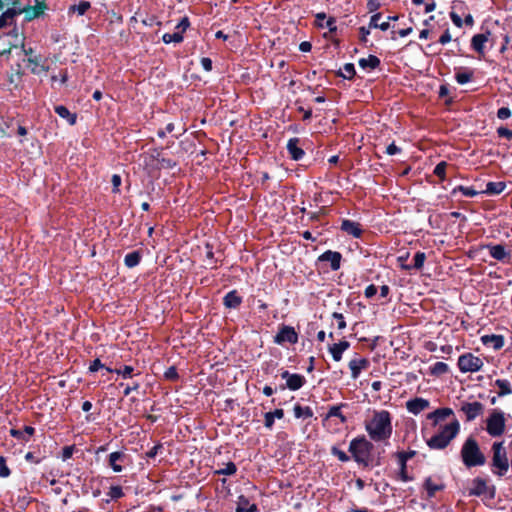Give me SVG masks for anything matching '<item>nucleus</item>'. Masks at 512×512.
<instances>
[{"label": "nucleus", "mask_w": 512, "mask_h": 512, "mask_svg": "<svg viewBox=\"0 0 512 512\" xmlns=\"http://www.w3.org/2000/svg\"><path fill=\"white\" fill-rule=\"evenodd\" d=\"M486 431L492 437H499L505 431V414L494 409L486 419Z\"/></svg>", "instance_id": "obj_7"}, {"label": "nucleus", "mask_w": 512, "mask_h": 512, "mask_svg": "<svg viewBox=\"0 0 512 512\" xmlns=\"http://www.w3.org/2000/svg\"><path fill=\"white\" fill-rule=\"evenodd\" d=\"M34 432H35V429L32 426H25L24 430H19V429H11L10 430L11 436H13L14 438H16L18 440H22V441H28V438L26 437V435L28 437H30L34 434Z\"/></svg>", "instance_id": "obj_32"}, {"label": "nucleus", "mask_w": 512, "mask_h": 512, "mask_svg": "<svg viewBox=\"0 0 512 512\" xmlns=\"http://www.w3.org/2000/svg\"><path fill=\"white\" fill-rule=\"evenodd\" d=\"M341 258L342 256L339 252L328 250L319 257V260L328 262L332 270H338L340 268Z\"/></svg>", "instance_id": "obj_22"}, {"label": "nucleus", "mask_w": 512, "mask_h": 512, "mask_svg": "<svg viewBox=\"0 0 512 512\" xmlns=\"http://www.w3.org/2000/svg\"><path fill=\"white\" fill-rule=\"evenodd\" d=\"M293 412L297 419H308L314 415L313 410L309 406H301L300 404L294 405Z\"/></svg>", "instance_id": "obj_31"}, {"label": "nucleus", "mask_w": 512, "mask_h": 512, "mask_svg": "<svg viewBox=\"0 0 512 512\" xmlns=\"http://www.w3.org/2000/svg\"><path fill=\"white\" fill-rule=\"evenodd\" d=\"M160 449H162V445H155L146 453V456L148 458H155L158 455Z\"/></svg>", "instance_id": "obj_64"}, {"label": "nucleus", "mask_w": 512, "mask_h": 512, "mask_svg": "<svg viewBox=\"0 0 512 512\" xmlns=\"http://www.w3.org/2000/svg\"><path fill=\"white\" fill-rule=\"evenodd\" d=\"M108 496L112 500L120 499L124 496V492L121 486H111L108 491Z\"/></svg>", "instance_id": "obj_47"}, {"label": "nucleus", "mask_w": 512, "mask_h": 512, "mask_svg": "<svg viewBox=\"0 0 512 512\" xmlns=\"http://www.w3.org/2000/svg\"><path fill=\"white\" fill-rule=\"evenodd\" d=\"M494 385L499 389L497 392L499 397H503L512 393L511 383L507 379H497Z\"/></svg>", "instance_id": "obj_34"}, {"label": "nucleus", "mask_w": 512, "mask_h": 512, "mask_svg": "<svg viewBox=\"0 0 512 512\" xmlns=\"http://www.w3.org/2000/svg\"><path fill=\"white\" fill-rule=\"evenodd\" d=\"M372 449L373 444L365 436L356 437L349 444V452L358 464H368Z\"/></svg>", "instance_id": "obj_4"}, {"label": "nucleus", "mask_w": 512, "mask_h": 512, "mask_svg": "<svg viewBox=\"0 0 512 512\" xmlns=\"http://www.w3.org/2000/svg\"><path fill=\"white\" fill-rule=\"evenodd\" d=\"M141 254L139 251H133L125 255L124 263L128 268H133L140 263Z\"/></svg>", "instance_id": "obj_38"}, {"label": "nucleus", "mask_w": 512, "mask_h": 512, "mask_svg": "<svg viewBox=\"0 0 512 512\" xmlns=\"http://www.w3.org/2000/svg\"><path fill=\"white\" fill-rule=\"evenodd\" d=\"M236 471V465L233 462H228L223 468L216 470L215 473L219 475H233L236 473Z\"/></svg>", "instance_id": "obj_46"}, {"label": "nucleus", "mask_w": 512, "mask_h": 512, "mask_svg": "<svg viewBox=\"0 0 512 512\" xmlns=\"http://www.w3.org/2000/svg\"><path fill=\"white\" fill-rule=\"evenodd\" d=\"M380 65V59L377 56L369 55L367 58L359 60V66L363 69H376Z\"/></svg>", "instance_id": "obj_33"}, {"label": "nucleus", "mask_w": 512, "mask_h": 512, "mask_svg": "<svg viewBox=\"0 0 512 512\" xmlns=\"http://www.w3.org/2000/svg\"><path fill=\"white\" fill-rule=\"evenodd\" d=\"M105 369L107 372L116 373L122 376L124 379L131 378L134 372V368L129 365H124L122 368L119 369H111L109 367H105Z\"/></svg>", "instance_id": "obj_39"}, {"label": "nucleus", "mask_w": 512, "mask_h": 512, "mask_svg": "<svg viewBox=\"0 0 512 512\" xmlns=\"http://www.w3.org/2000/svg\"><path fill=\"white\" fill-rule=\"evenodd\" d=\"M460 456L464 466L467 468L483 466L486 463V457L473 437H468L464 441L460 450Z\"/></svg>", "instance_id": "obj_3"}, {"label": "nucleus", "mask_w": 512, "mask_h": 512, "mask_svg": "<svg viewBox=\"0 0 512 512\" xmlns=\"http://www.w3.org/2000/svg\"><path fill=\"white\" fill-rule=\"evenodd\" d=\"M67 80H68L67 70H60L59 74L51 75V81L53 83L59 81L61 84H65L67 82Z\"/></svg>", "instance_id": "obj_48"}, {"label": "nucleus", "mask_w": 512, "mask_h": 512, "mask_svg": "<svg viewBox=\"0 0 512 512\" xmlns=\"http://www.w3.org/2000/svg\"><path fill=\"white\" fill-rule=\"evenodd\" d=\"M350 347V343L346 340L335 343L329 347V352L332 355V358L335 361H340L342 359V355L344 351H346Z\"/></svg>", "instance_id": "obj_24"}, {"label": "nucleus", "mask_w": 512, "mask_h": 512, "mask_svg": "<svg viewBox=\"0 0 512 512\" xmlns=\"http://www.w3.org/2000/svg\"><path fill=\"white\" fill-rule=\"evenodd\" d=\"M274 342L279 345L285 342L296 344L298 342V334L292 326L282 325L274 337Z\"/></svg>", "instance_id": "obj_11"}, {"label": "nucleus", "mask_w": 512, "mask_h": 512, "mask_svg": "<svg viewBox=\"0 0 512 512\" xmlns=\"http://www.w3.org/2000/svg\"><path fill=\"white\" fill-rule=\"evenodd\" d=\"M162 40L166 44L180 43L183 41V35L181 32L165 33L162 37Z\"/></svg>", "instance_id": "obj_43"}, {"label": "nucleus", "mask_w": 512, "mask_h": 512, "mask_svg": "<svg viewBox=\"0 0 512 512\" xmlns=\"http://www.w3.org/2000/svg\"><path fill=\"white\" fill-rule=\"evenodd\" d=\"M457 192H461L465 197H474L478 194V192L472 187H465L462 185H459L452 190L453 195H455Z\"/></svg>", "instance_id": "obj_45"}, {"label": "nucleus", "mask_w": 512, "mask_h": 512, "mask_svg": "<svg viewBox=\"0 0 512 512\" xmlns=\"http://www.w3.org/2000/svg\"><path fill=\"white\" fill-rule=\"evenodd\" d=\"M377 293V287L374 284H370L366 287L364 294L366 298H372Z\"/></svg>", "instance_id": "obj_58"}, {"label": "nucleus", "mask_w": 512, "mask_h": 512, "mask_svg": "<svg viewBox=\"0 0 512 512\" xmlns=\"http://www.w3.org/2000/svg\"><path fill=\"white\" fill-rule=\"evenodd\" d=\"M332 317L337 321V326L339 330H343L346 328V321L342 313L334 312Z\"/></svg>", "instance_id": "obj_51"}, {"label": "nucleus", "mask_w": 512, "mask_h": 512, "mask_svg": "<svg viewBox=\"0 0 512 512\" xmlns=\"http://www.w3.org/2000/svg\"><path fill=\"white\" fill-rule=\"evenodd\" d=\"M355 67L352 63H346L340 70L339 75L345 79H352L355 75Z\"/></svg>", "instance_id": "obj_44"}, {"label": "nucleus", "mask_w": 512, "mask_h": 512, "mask_svg": "<svg viewBox=\"0 0 512 512\" xmlns=\"http://www.w3.org/2000/svg\"><path fill=\"white\" fill-rule=\"evenodd\" d=\"M492 452V472L500 477L504 476L509 469V461L504 443L502 441L494 442Z\"/></svg>", "instance_id": "obj_5"}, {"label": "nucleus", "mask_w": 512, "mask_h": 512, "mask_svg": "<svg viewBox=\"0 0 512 512\" xmlns=\"http://www.w3.org/2000/svg\"><path fill=\"white\" fill-rule=\"evenodd\" d=\"M510 116H511V111L508 107H501L497 111V117L501 120H506V119L510 118Z\"/></svg>", "instance_id": "obj_54"}, {"label": "nucleus", "mask_w": 512, "mask_h": 512, "mask_svg": "<svg viewBox=\"0 0 512 512\" xmlns=\"http://www.w3.org/2000/svg\"><path fill=\"white\" fill-rule=\"evenodd\" d=\"M331 453L332 455L336 456L338 460L341 462H347L350 459L349 456L343 450H340L335 446L331 448Z\"/></svg>", "instance_id": "obj_49"}, {"label": "nucleus", "mask_w": 512, "mask_h": 512, "mask_svg": "<svg viewBox=\"0 0 512 512\" xmlns=\"http://www.w3.org/2000/svg\"><path fill=\"white\" fill-rule=\"evenodd\" d=\"M341 229L342 231L346 232L349 235H352L355 238H359L362 234L360 224L348 219L342 221Z\"/></svg>", "instance_id": "obj_23"}, {"label": "nucleus", "mask_w": 512, "mask_h": 512, "mask_svg": "<svg viewBox=\"0 0 512 512\" xmlns=\"http://www.w3.org/2000/svg\"><path fill=\"white\" fill-rule=\"evenodd\" d=\"M483 248L488 249L490 256L498 261L508 262L510 259V252L501 244H486Z\"/></svg>", "instance_id": "obj_14"}, {"label": "nucleus", "mask_w": 512, "mask_h": 512, "mask_svg": "<svg viewBox=\"0 0 512 512\" xmlns=\"http://www.w3.org/2000/svg\"><path fill=\"white\" fill-rule=\"evenodd\" d=\"M430 407V402L422 397H415L406 402V409L413 415H418Z\"/></svg>", "instance_id": "obj_13"}, {"label": "nucleus", "mask_w": 512, "mask_h": 512, "mask_svg": "<svg viewBox=\"0 0 512 512\" xmlns=\"http://www.w3.org/2000/svg\"><path fill=\"white\" fill-rule=\"evenodd\" d=\"M55 113L65 119L70 125H74L77 120V115L75 113H72L68 110L67 107L63 105H58L55 107Z\"/></svg>", "instance_id": "obj_29"}, {"label": "nucleus", "mask_w": 512, "mask_h": 512, "mask_svg": "<svg viewBox=\"0 0 512 512\" xmlns=\"http://www.w3.org/2000/svg\"><path fill=\"white\" fill-rule=\"evenodd\" d=\"M451 415H453V410L445 407L436 409L435 411L427 414V419L431 420L434 426H437L441 421L446 420Z\"/></svg>", "instance_id": "obj_21"}, {"label": "nucleus", "mask_w": 512, "mask_h": 512, "mask_svg": "<svg viewBox=\"0 0 512 512\" xmlns=\"http://www.w3.org/2000/svg\"><path fill=\"white\" fill-rule=\"evenodd\" d=\"M101 368H104V365L101 363V361L99 359H95L89 366V371L90 372H96L98 371L99 369Z\"/></svg>", "instance_id": "obj_63"}, {"label": "nucleus", "mask_w": 512, "mask_h": 512, "mask_svg": "<svg viewBox=\"0 0 512 512\" xmlns=\"http://www.w3.org/2000/svg\"><path fill=\"white\" fill-rule=\"evenodd\" d=\"M380 18H381V13H376V14L372 15L370 18V22H369V28H371V29L378 28V25H379L378 21Z\"/></svg>", "instance_id": "obj_61"}, {"label": "nucleus", "mask_w": 512, "mask_h": 512, "mask_svg": "<svg viewBox=\"0 0 512 512\" xmlns=\"http://www.w3.org/2000/svg\"><path fill=\"white\" fill-rule=\"evenodd\" d=\"M368 366H369V361L366 358L357 357V358L350 360L349 368L351 371V377L354 380H356L359 377L362 370L367 369Z\"/></svg>", "instance_id": "obj_15"}, {"label": "nucleus", "mask_w": 512, "mask_h": 512, "mask_svg": "<svg viewBox=\"0 0 512 512\" xmlns=\"http://www.w3.org/2000/svg\"><path fill=\"white\" fill-rule=\"evenodd\" d=\"M497 133L500 137L506 138L508 140H512V130H510L506 127L498 128Z\"/></svg>", "instance_id": "obj_57"}, {"label": "nucleus", "mask_w": 512, "mask_h": 512, "mask_svg": "<svg viewBox=\"0 0 512 512\" xmlns=\"http://www.w3.org/2000/svg\"><path fill=\"white\" fill-rule=\"evenodd\" d=\"M44 11V5L41 3H37L32 8H27L24 10H17L16 8H7L5 11H3L2 15L0 16V29L5 27L6 25L10 24L15 17V15L24 12L25 13V19L30 21L36 17H38L40 14H42Z\"/></svg>", "instance_id": "obj_6"}, {"label": "nucleus", "mask_w": 512, "mask_h": 512, "mask_svg": "<svg viewBox=\"0 0 512 512\" xmlns=\"http://www.w3.org/2000/svg\"><path fill=\"white\" fill-rule=\"evenodd\" d=\"M189 25V19L187 17L182 18L181 21L176 26V29L178 30L177 32H181V34L183 35V33L186 31Z\"/></svg>", "instance_id": "obj_55"}, {"label": "nucleus", "mask_w": 512, "mask_h": 512, "mask_svg": "<svg viewBox=\"0 0 512 512\" xmlns=\"http://www.w3.org/2000/svg\"><path fill=\"white\" fill-rule=\"evenodd\" d=\"M365 430L374 442H387L393 433L392 415L387 410H373L365 421Z\"/></svg>", "instance_id": "obj_1"}, {"label": "nucleus", "mask_w": 512, "mask_h": 512, "mask_svg": "<svg viewBox=\"0 0 512 512\" xmlns=\"http://www.w3.org/2000/svg\"><path fill=\"white\" fill-rule=\"evenodd\" d=\"M300 139L299 138H291L289 139L287 143V150L291 157V159L298 161L303 158L305 152L304 150L299 146Z\"/></svg>", "instance_id": "obj_19"}, {"label": "nucleus", "mask_w": 512, "mask_h": 512, "mask_svg": "<svg viewBox=\"0 0 512 512\" xmlns=\"http://www.w3.org/2000/svg\"><path fill=\"white\" fill-rule=\"evenodd\" d=\"M460 411L464 413L466 421H473L484 411V405L481 402H463Z\"/></svg>", "instance_id": "obj_12"}, {"label": "nucleus", "mask_w": 512, "mask_h": 512, "mask_svg": "<svg viewBox=\"0 0 512 512\" xmlns=\"http://www.w3.org/2000/svg\"><path fill=\"white\" fill-rule=\"evenodd\" d=\"M487 491L488 486L485 479L477 477L472 480L471 486L469 488L470 496H482L485 495Z\"/></svg>", "instance_id": "obj_18"}, {"label": "nucleus", "mask_w": 512, "mask_h": 512, "mask_svg": "<svg viewBox=\"0 0 512 512\" xmlns=\"http://www.w3.org/2000/svg\"><path fill=\"white\" fill-rule=\"evenodd\" d=\"M242 303V297L238 295L236 290L228 292L223 298V304L226 308L235 309Z\"/></svg>", "instance_id": "obj_25"}, {"label": "nucleus", "mask_w": 512, "mask_h": 512, "mask_svg": "<svg viewBox=\"0 0 512 512\" xmlns=\"http://www.w3.org/2000/svg\"><path fill=\"white\" fill-rule=\"evenodd\" d=\"M425 259H426L425 253L418 251L414 255L413 264L412 265H402V268L405 270H411V269L419 270L423 267Z\"/></svg>", "instance_id": "obj_35"}, {"label": "nucleus", "mask_w": 512, "mask_h": 512, "mask_svg": "<svg viewBox=\"0 0 512 512\" xmlns=\"http://www.w3.org/2000/svg\"><path fill=\"white\" fill-rule=\"evenodd\" d=\"M423 487L427 492V497L432 498L436 492L444 489V485L440 482L433 481L432 477H427L423 483Z\"/></svg>", "instance_id": "obj_27"}, {"label": "nucleus", "mask_w": 512, "mask_h": 512, "mask_svg": "<svg viewBox=\"0 0 512 512\" xmlns=\"http://www.w3.org/2000/svg\"><path fill=\"white\" fill-rule=\"evenodd\" d=\"M280 376L285 380V384L279 385L280 390L289 389L297 391L302 388L306 383V378L298 373H290L288 370H280Z\"/></svg>", "instance_id": "obj_9"}, {"label": "nucleus", "mask_w": 512, "mask_h": 512, "mask_svg": "<svg viewBox=\"0 0 512 512\" xmlns=\"http://www.w3.org/2000/svg\"><path fill=\"white\" fill-rule=\"evenodd\" d=\"M473 72L472 71H458L455 73V80L458 84L464 85L472 80Z\"/></svg>", "instance_id": "obj_42"}, {"label": "nucleus", "mask_w": 512, "mask_h": 512, "mask_svg": "<svg viewBox=\"0 0 512 512\" xmlns=\"http://www.w3.org/2000/svg\"><path fill=\"white\" fill-rule=\"evenodd\" d=\"M401 152V148H399L394 142L389 144L386 148V153L388 155H396Z\"/></svg>", "instance_id": "obj_60"}, {"label": "nucleus", "mask_w": 512, "mask_h": 512, "mask_svg": "<svg viewBox=\"0 0 512 512\" xmlns=\"http://www.w3.org/2000/svg\"><path fill=\"white\" fill-rule=\"evenodd\" d=\"M481 341L484 345L491 346L495 350L501 349L504 345V338L501 335H484L481 337Z\"/></svg>", "instance_id": "obj_26"}, {"label": "nucleus", "mask_w": 512, "mask_h": 512, "mask_svg": "<svg viewBox=\"0 0 512 512\" xmlns=\"http://www.w3.org/2000/svg\"><path fill=\"white\" fill-rule=\"evenodd\" d=\"M315 23L319 28H327L330 32L337 30L336 20L334 17L327 18L324 12L317 13L315 16Z\"/></svg>", "instance_id": "obj_17"}, {"label": "nucleus", "mask_w": 512, "mask_h": 512, "mask_svg": "<svg viewBox=\"0 0 512 512\" xmlns=\"http://www.w3.org/2000/svg\"><path fill=\"white\" fill-rule=\"evenodd\" d=\"M450 18L456 27L461 28L463 26V20H462L461 16L459 14H457L456 12L451 11Z\"/></svg>", "instance_id": "obj_56"}, {"label": "nucleus", "mask_w": 512, "mask_h": 512, "mask_svg": "<svg viewBox=\"0 0 512 512\" xmlns=\"http://www.w3.org/2000/svg\"><path fill=\"white\" fill-rule=\"evenodd\" d=\"M506 184L504 182H488L486 184L485 193L497 195L504 191Z\"/></svg>", "instance_id": "obj_37"}, {"label": "nucleus", "mask_w": 512, "mask_h": 512, "mask_svg": "<svg viewBox=\"0 0 512 512\" xmlns=\"http://www.w3.org/2000/svg\"><path fill=\"white\" fill-rule=\"evenodd\" d=\"M429 369L431 375L441 376L449 371V366L444 362H436Z\"/></svg>", "instance_id": "obj_41"}, {"label": "nucleus", "mask_w": 512, "mask_h": 512, "mask_svg": "<svg viewBox=\"0 0 512 512\" xmlns=\"http://www.w3.org/2000/svg\"><path fill=\"white\" fill-rule=\"evenodd\" d=\"M126 458V454L122 451L112 452L108 456L109 466L116 473L122 472L123 466L120 463H123L126 460Z\"/></svg>", "instance_id": "obj_16"}, {"label": "nucleus", "mask_w": 512, "mask_h": 512, "mask_svg": "<svg viewBox=\"0 0 512 512\" xmlns=\"http://www.w3.org/2000/svg\"><path fill=\"white\" fill-rule=\"evenodd\" d=\"M490 31L487 30L485 33L475 34L471 39V47L479 54H484L485 43L488 41Z\"/></svg>", "instance_id": "obj_20"}, {"label": "nucleus", "mask_w": 512, "mask_h": 512, "mask_svg": "<svg viewBox=\"0 0 512 512\" xmlns=\"http://www.w3.org/2000/svg\"><path fill=\"white\" fill-rule=\"evenodd\" d=\"M113 185V192H119V187L121 185V177L118 174H114L111 179Z\"/></svg>", "instance_id": "obj_59"}, {"label": "nucleus", "mask_w": 512, "mask_h": 512, "mask_svg": "<svg viewBox=\"0 0 512 512\" xmlns=\"http://www.w3.org/2000/svg\"><path fill=\"white\" fill-rule=\"evenodd\" d=\"M91 7L89 1H80L79 4H74L69 7L68 13H76L79 16L84 15Z\"/></svg>", "instance_id": "obj_36"}, {"label": "nucleus", "mask_w": 512, "mask_h": 512, "mask_svg": "<svg viewBox=\"0 0 512 512\" xmlns=\"http://www.w3.org/2000/svg\"><path fill=\"white\" fill-rule=\"evenodd\" d=\"M457 365L462 373H475L482 369L484 362L480 357L468 352L459 356Z\"/></svg>", "instance_id": "obj_8"}, {"label": "nucleus", "mask_w": 512, "mask_h": 512, "mask_svg": "<svg viewBox=\"0 0 512 512\" xmlns=\"http://www.w3.org/2000/svg\"><path fill=\"white\" fill-rule=\"evenodd\" d=\"M11 474L10 469L6 465V459L3 456H0V477L7 478Z\"/></svg>", "instance_id": "obj_50"}, {"label": "nucleus", "mask_w": 512, "mask_h": 512, "mask_svg": "<svg viewBox=\"0 0 512 512\" xmlns=\"http://www.w3.org/2000/svg\"><path fill=\"white\" fill-rule=\"evenodd\" d=\"M28 63L31 65V72L35 75L46 73L49 67L41 63L40 56H33L28 58Z\"/></svg>", "instance_id": "obj_28"}, {"label": "nucleus", "mask_w": 512, "mask_h": 512, "mask_svg": "<svg viewBox=\"0 0 512 512\" xmlns=\"http://www.w3.org/2000/svg\"><path fill=\"white\" fill-rule=\"evenodd\" d=\"M344 406L345 404L331 406L328 410L327 418L337 417L340 419L341 423H345L347 419L341 411Z\"/></svg>", "instance_id": "obj_40"}, {"label": "nucleus", "mask_w": 512, "mask_h": 512, "mask_svg": "<svg viewBox=\"0 0 512 512\" xmlns=\"http://www.w3.org/2000/svg\"><path fill=\"white\" fill-rule=\"evenodd\" d=\"M416 455L415 450L409 451H400L396 453V458L398 461L399 472L398 477L402 482H409L412 480V477L407 473L408 461L412 459Z\"/></svg>", "instance_id": "obj_10"}, {"label": "nucleus", "mask_w": 512, "mask_h": 512, "mask_svg": "<svg viewBox=\"0 0 512 512\" xmlns=\"http://www.w3.org/2000/svg\"><path fill=\"white\" fill-rule=\"evenodd\" d=\"M445 171H446V162H440L436 165V167L434 168V174L443 179L444 176H445Z\"/></svg>", "instance_id": "obj_52"}, {"label": "nucleus", "mask_w": 512, "mask_h": 512, "mask_svg": "<svg viewBox=\"0 0 512 512\" xmlns=\"http://www.w3.org/2000/svg\"><path fill=\"white\" fill-rule=\"evenodd\" d=\"M284 417L283 409H275L272 412H267L264 415V425L268 429H272L275 419H282Z\"/></svg>", "instance_id": "obj_30"}, {"label": "nucleus", "mask_w": 512, "mask_h": 512, "mask_svg": "<svg viewBox=\"0 0 512 512\" xmlns=\"http://www.w3.org/2000/svg\"><path fill=\"white\" fill-rule=\"evenodd\" d=\"M451 41V34L449 29H446L439 38V43L445 45Z\"/></svg>", "instance_id": "obj_62"}, {"label": "nucleus", "mask_w": 512, "mask_h": 512, "mask_svg": "<svg viewBox=\"0 0 512 512\" xmlns=\"http://www.w3.org/2000/svg\"><path fill=\"white\" fill-rule=\"evenodd\" d=\"M460 432V423L454 419L450 423L439 426L438 431L426 440L431 450H443L457 437Z\"/></svg>", "instance_id": "obj_2"}, {"label": "nucleus", "mask_w": 512, "mask_h": 512, "mask_svg": "<svg viewBox=\"0 0 512 512\" xmlns=\"http://www.w3.org/2000/svg\"><path fill=\"white\" fill-rule=\"evenodd\" d=\"M74 451H75L74 445L65 446L62 450V455H61L62 460L66 461V460L70 459L72 457Z\"/></svg>", "instance_id": "obj_53"}]
</instances>
